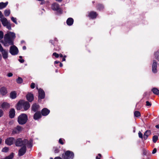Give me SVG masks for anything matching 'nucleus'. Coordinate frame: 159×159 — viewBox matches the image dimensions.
Listing matches in <instances>:
<instances>
[{"label":"nucleus","mask_w":159,"mask_h":159,"mask_svg":"<svg viewBox=\"0 0 159 159\" xmlns=\"http://www.w3.org/2000/svg\"><path fill=\"white\" fill-rule=\"evenodd\" d=\"M2 52V54L3 57L4 59H6L8 57V51L5 50L3 49L0 51Z\"/></svg>","instance_id":"ddd939ff"},{"label":"nucleus","mask_w":159,"mask_h":159,"mask_svg":"<svg viewBox=\"0 0 159 159\" xmlns=\"http://www.w3.org/2000/svg\"><path fill=\"white\" fill-rule=\"evenodd\" d=\"M15 115V111L14 109H11L9 112V116L11 118H13Z\"/></svg>","instance_id":"6ab92c4d"},{"label":"nucleus","mask_w":159,"mask_h":159,"mask_svg":"<svg viewBox=\"0 0 159 159\" xmlns=\"http://www.w3.org/2000/svg\"><path fill=\"white\" fill-rule=\"evenodd\" d=\"M74 157L73 152L70 151H66L62 155V157L63 159H72Z\"/></svg>","instance_id":"20e7f679"},{"label":"nucleus","mask_w":159,"mask_h":159,"mask_svg":"<svg viewBox=\"0 0 159 159\" xmlns=\"http://www.w3.org/2000/svg\"><path fill=\"white\" fill-rule=\"evenodd\" d=\"M101 157V155L100 154H99L98 156L96 157V159H100V157Z\"/></svg>","instance_id":"c03bdc74"},{"label":"nucleus","mask_w":159,"mask_h":159,"mask_svg":"<svg viewBox=\"0 0 159 159\" xmlns=\"http://www.w3.org/2000/svg\"><path fill=\"white\" fill-rule=\"evenodd\" d=\"M16 38L15 33L11 32H8L4 36V40L2 41L5 46L13 44V40Z\"/></svg>","instance_id":"f257e3e1"},{"label":"nucleus","mask_w":159,"mask_h":159,"mask_svg":"<svg viewBox=\"0 0 159 159\" xmlns=\"http://www.w3.org/2000/svg\"><path fill=\"white\" fill-rule=\"evenodd\" d=\"M14 156L13 153H11L10 155L6 157L5 159H12Z\"/></svg>","instance_id":"473e14b6"},{"label":"nucleus","mask_w":159,"mask_h":159,"mask_svg":"<svg viewBox=\"0 0 159 159\" xmlns=\"http://www.w3.org/2000/svg\"><path fill=\"white\" fill-rule=\"evenodd\" d=\"M50 159H53V158L52 157L50 158Z\"/></svg>","instance_id":"774afa93"},{"label":"nucleus","mask_w":159,"mask_h":159,"mask_svg":"<svg viewBox=\"0 0 159 159\" xmlns=\"http://www.w3.org/2000/svg\"><path fill=\"white\" fill-rule=\"evenodd\" d=\"M26 98L27 100L30 102H32L34 99V97L32 94L28 93L26 95Z\"/></svg>","instance_id":"4468645a"},{"label":"nucleus","mask_w":159,"mask_h":159,"mask_svg":"<svg viewBox=\"0 0 159 159\" xmlns=\"http://www.w3.org/2000/svg\"><path fill=\"white\" fill-rule=\"evenodd\" d=\"M60 67H62V66L63 65H62V64L61 63H60Z\"/></svg>","instance_id":"e2e57ef3"},{"label":"nucleus","mask_w":159,"mask_h":159,"mask_svg":"<svg viewBox=\"0 0 159 159\" xmlns=\"http://www.w3.org/2000/svg\"><path fill=\"white\" fill-rule=\"evenodd\" d=\"M151 91L155 94L157 95H159V90H158L157 88H153L152 89Z\"/></svg>","instance_id":"412c9836"},{"label":"nucleus","mask_w":159,"mask_h":159,"mask_svg":"<svg viewBox=\"0 0 159 159\" xmlns=\"http://www.w3.org/2000/svg\"><path fill=\"white\" fill-rule=\"evenodd\" d=\"M157 151V149L156 148H154L152 151V153L155 154V153H156V152Z\"/></svg>","instance_id":"09e8293b"},{"label":"nucleus","mask_w":159,"mask_h":159,"mask_svg":"<svg viewBox=\"0 0 159 159\" xmlns=\"http://www.w3.org/2000/svg\"><path fill=\"white\" fill-rule=\"evenodd\" d=\"M2 107L4 108H8L10 107V105L7 102H4L2 104Z\"/></svg>","instance_id":"393cba45"},{"label":"nucleus","mask_w":159,"mask_h":159,"mask_svg":"<svg viewBox=\"0 0 159 159\" xmlns=\"http://www.w3.org/2000/svg\"><path fill=\"white\" fill-rule=\"evenodd\" d=\"M7 75L8 77H10L13 75V74L11 73H9L7 74Z\"/></svg>","instance_id":"8fccbe9b"},{"label":"nucleus","mask_w":159,"mask_h":159,"mask_svg":"<svg viewBox=\"0 0 159 159\" xmlns=\"http://www.w3.org/2000/svg\"><path fill=\"white\" fill-rule=\"evenodd\" d=\"M97 15L96 12L92 11L89 13V16L93 19L95 18Z\"/></svg>","instance_id":"f3484780"},{"label":"nucleus","mask_w":159,"mask_h":159,"mask_svg":"<svg viewBox=\"0 0 159 159\" xmlns=\"http://www.w3.org/2000/svg\"><path fill=\"white\" fill-rule=\"evenodd\" d=\"M19 57L20 58H22V57L21 56H20Z\"/></svg>","instance_id":"338daca9"},{"label":"nucleus","mask_w":159,"mask_h":159,"mask_svg":"<svg viewBox=\"0 0 159 159\" xmlns=\"http://www.w3.org/2000/svg\"><path fill=\"white\" fill-rule=\"evenodd\" d=\"M59 143L61 144H64V143L62 142V140L61 139H59Z\"/></svg>","instance_id":"de8ad7c7"},{"label":"nucleus","mask_w":159,"mask_h":159,"mask_svg":"<svg viewBox=\"0 0 159 159\" xmlns=\"http://www.w3.org/2000/svg\"><path fill=\"white\" fill-rule=\"evenodd\" d=\"M9 51L11 54L13 55L17 54L18 52L17 48L15 45H13L11 47Z\"/></svg>","instance_id":"423d86ee"},{"label":"nucleus","mask_w":159,"mask_h":159,"mask_svg":"<svg viewBox=\"0 0 159 159\" xmlns=\"http://www.w3.org/2000/svg\"><path fill=\"white\" fill-rule=\"evenodd\" d=\"M53 55L55 56V57L58 58L59 57V55L56 52H54L53 53Z\"/></svg>","instance_id":"79ce46f5"},{"label":"nucleus","mask_w":159,"mask_h":159,"mask_svg":"<svg viewBox=\"0 0 159 159\" xmlns=\"http://www.w3.org/2000/svg\"><path fill=\"white\" fill-rule=\"evenodd\" d=\"M39 97L41 99H43L45 97V93L44 91L42 89H39Z\"/></svg>","instance_id":"f8f14e48"},{"label":"nucleus","mask_w":159,"mask_h":159,"mask_svg":"<svg viewBox=\"0 0 159 159\" xmlns=\"http://www.w3.org/2000/svg\"><path fill=\"white\" fill-rule=\"evenodd\" d=\"M52 8L54 10H57L59 8V6L58 4L55 3L52 5Z\"/></svg>","instance_id":"4be33fe9"},{"label":"nucleus","mask_w":159,"mask_h":159,"mask_svg":"<svg viewBox=\"0 0 159 159\" xmlns=\"http://www.w3.org/2000/svg\"><path fill=\"white\" fill-rule=\"evenodd\" d=\"M59 62L58 61H55L54 63L55 64H57Z\"/></svg>","instance_id":"13d9d810"},{"label":"nucleus","mask_w":159,"mask_h":159,"mask_svg":"<svg viewBox=\"0 0 159 159\" xmlns=\"http://www.w3.org/2000/svg\"><path fill=\"white\" fill-rule=\"evenodd\" d=\"M19 61L21 63H23L24 62V60L23 59H19Z\"/></svg>","instance_id":"603ef678"},{"label":"nucleus","mask_w":159,"mask_h":159,"mask_svg":"<svg viewBox=\"0 0 159 159\" xmlns=\"http://www.w3.org/2000/svg\"><path fill=\"white\" fill-rule=\"evenodd\" d=\"M23 50H25L26 49V47L25 46H24L23 47Z\"/></svg>","instance_id":"4d7b16f0"},{"label":"nucleus","mask_w":159,"mask_h":159,"mask_svg":"<svg viewBox=\"0 0 159 159\" xmlns=\"http://www.w3.org/2000/svg\"><path fill=\"white\" fill-rule=\"evenodd\" d=\"M2 139L1 138H0V144L2 142Z\"/></svg>","instance_id":"052dcab7"},{"label":"nucleus","mask_w":159,"mask_h":159,"mask_svg":"<svg viewBox=\"0 0 159 159\" xmlns=\"http://www.w3.org/2000/svg\"><path fill=\"white\" fill-rule=\"evenodd\" d=\"M151 134V131L150 130H146L144 133L143 136V138L144 140H146L148 136Z\"/></svg>","instance_id":"9d476101"},{"label":"nucleus","mask_w":159,"mask_h":159,"mask_svg":"<svg viewBox=\"0 0 159 159\" xmlns=\"http://www.w3.org/2000/svg\"><path fill=\"white\" fill-rule=\"evenodd\" d=\"M30 87H31V88L32 89H33L35 87V84L34 83H32L31 85V86H30Z\"/></svg>","instance_id":"a18cd8bd"},{"label":"nucleus","mask_w":159,"mask_h":159,"mask_svg":"<svg viewBox=\"0 0 159 159\" xmlns=\"http://www.w3.org/2000/svg\"><path fill=\"white\" fill-rule=\"evenodd\" d=\"M41 115L40 112H36L34 115V118L35 120H37L41 117Z\"/></svg>","instance_id":"aec40b11"},{"label":"nucleus","mask_w":159,"mask_h":159,"mask_svg":"<svg viewBox=\"0 0 159 159\" xmlns=\"http://www.w3.org/2000/svg\"><path fill=\"white\" fill-rule=\"evenodd\" d=\"M3 114V112L2 110L0 109V117H2Z\"/></svg>","instance_id":"49530a36"},{"label":"nucleus","mask_w":159,"mask_h":159,"mask_svg":"<svg viewBox=\"0 0 159 159\" xmlns=\"http://www.w3.org/2000/svg\"><path fill=\"white\" fill-rule=\"evenodd\" d=\"M8 4V2L4 3L3 2L0 3V9H2L5 7Z\"/></svg>","instance_id":"a878e982"},{"label":"nucleus","mask_w":159,"mask_h":159,"mask_svg":"<svg viewBox=\"0 0 159 159\" xmlns=\"http://www.w3.org/2000/svg\"><path fill=\"white\" fill-rule=\"evenodd\" d=\"M8 151V148L7 147H5L2 149V151L3 152H7Z\"/></svg>","instance_id":"c9c22d12"},{"label":"nucleus","mask_w":159,"mask_h":159,"mask_svg":"<svg viewBox=\"0 0 159 159\" xmlns=\"http://www.w3.org/2000/svg\"><path fill=\"white\" fill-rule=\"evenodd\" d=\"M16 93L15 91L11 92L10 93V97L11 98L13 99L16 98Z\"/></svg>","instance_id":"5701e85b"},{"label":"nucleus","mask_w":159,"mask_h":159,"mask_svg":"<svg viewBox=\"0 0 159 159\" xmlns=\"http://www.w3.org/2000/svg\"><path fill=\"white\" fill-rule=\"evenodd\" d=\"M10 14V11L9 10H6L4 11V15L6 16H8Z\"/></svg>","instance_id":"c756f323"},{"label":"nucleus","mask_w":159,"mask_h":159,"mask_svg":"<svg viewBox=\"0 0 159 159\" xmlns=\"http://www.w3.org/2000/svg\"><path fill=\"white\" fill-rule=\"evenodd\" d=\"M7 93L6 89L4 87H2L0 90V93L2 95H5Z\"/></svg>","instance_id":"2eb2a0df"},{"label":"nucleus","mask_w":159,"mask_h":159,"mask_svg":"<svg viewBox=\"0 0 159 159\" xmlns=\"http://www.w3.org/2000/svg\"><path fill=\"white\" fill-rule=\"evenodd\" d=\"M15 139L13 137H10L6 139L5 142L6 144L8 145L12 144L15 142Z\"/></svg>","instance_id":"0eeeda50"},{"label":"nucleus","mask_w":159,"mask_h":159,"mask_svg":"<svg viewBox=\"0 0 159 159\" xmlns=\"http://www.w3.org/2000/svg\"><path fill=\"white\" fill-rule=\"evenodd\" d=\"M59 56H60V57H63V55L62 54H60L59 55Z\"/></svg>","instance_id":"bf43d9fd"},{"label":"nucleus","mask_w":159,"mask_h":159,"mask_svg":"<svg viewBox=\"0 0 159 159\" xmlns=\"http://www.w3.org/2000/svg\"><path fill=\"white\" fill-rule=\"evenodd\" d=\"M3 32L0 31V40L3 38Z\"/></svg>","instance_id":"a19ab883"},{"label":"nucleus","mask_w":159,"mask_h":159,"mask_svg":"<svg viewBox=\"0 0 159 159\" xmlns=\"http://www.w3.org/2000/svg\"><path fill=\"white\" fill-rule=\"evenodd\" d=\"M2 59V56H1V55L0 54V61Z\"/></svg>","instance_id":"0e129e2a"},{"label":"nucleus","mask_w":159,"mask_h":159,"mask_svg":"<svg viewBox=\"0 0 159 159\" xmlns=\"http://www.w3.org/2000/svg\"><path fill=\"white\" fill-rule=\"evenodd\" d=\"M3 49V48H2L1 44H0V51H1Z\"/></svg>","instance_id":"864d4df0"},{"label":"nucleus","mask_w":159,"mask_h":159,"mask_svg":"<svg viewBox=\"0 0 159 159\" xmlns=\"http://www.w3.org/2000/svg\"><path fill=\"white\" fill-rule=\"evenodd\" d=\"M138 135L139 137L141 139H143V136L142 134L140 131H139L138 133Z\"/></svg>","instance_id":"4c0bfd02"},{"label":"nucleus","mask_w":159,"mask_h":159,"mask_svg":"<svg viewBox=\"0 0 159 159\" xmlns=\"http://www.w3.org/2000/svg\"><path fill=\"white\" fill-rule=\"evenodd\" d=\"M22 104L25 110H27L30 107V104L27 102H24L23 101Z\"/></svg>","instance_id":"9b49d317"},{"label":"nucleus","mask_w":159,"mask_h":159,"mask_svg":"<svg viewBox=\"0 0 159 159\" xmlns=\"http://www.w3.org/2000/svg\"><path fill=\"white\" fill-rule=\"evenodd\" d=\"M23 101H20L17 105V108L18 110H19L21 108V105H22V103H23Z\"/></svg>","instance_id":"bb28decb"},{"label":"nucleus","mask_w":159,"mask_h":159,"mask_svg":"<svg viewBox=\"0 0 159 159\" xmlns=\"http://www.w3.org/2000/svg\"><path fill=\"white\" fill-rule=\"evenodd\" d=\"M66 60V59L65 58H63L62 59V61H65Z\"/></svg>","instance_id":"680f3d73"},{"label":"nucleus","mask_w":159,"mask_h":159,"mask_svg":"<svg viewBox=\"0 0 159 159\" xmlns=\"http://www.w3.org/2000/svg\"><path fill=\"white\" fill-rule=\"evenodd\" d=\"M26 146H23L19 150L18 152V155L20 156L24 155L26 152Z\"/></svg>","instance_id":"6e6552de"},{"label":"nucleus","mask_w":159,"mask_h":159,"mask_svg":"<svg viewBox=\"0 0 159 159\" xmlns=\"http://www.w3.org/2000/svg\"><path fill=\"white\" fill-rule=\"evenodd\" d=\"M59 152V150L58 148H55L54 150V153H58Z\"/></svg>","instance_id":"37998d69"},{"label":"nucleus","mask_w":159,"mask_h":159,"mask_svg":"<svg viewBox=\"0 0 159 159\" xmlns=\"http://www.w3.org/2000/svg\"><path fill=\"white\" fill-rule=\"evenodd\" d=\"M1 21L2 24L4 26H6L9 30H11V25L6 18L3 17L1 18Z\"/></svg>","instance_id":"39448f33"},{"label":"nucleus","mask_w":159,"mask_h":159,"mask_svg":"<svg viewBox=\"0 0 159 159\" xmlns=\"http://www.w3.org/2000/svg\"><path fill=\"white\" fill-rule=\"evenodd\" d=\"M149 152L147 150L145 149L143 150V154L144 155L147 156L149 154Z\"/></svg>","instance_id":"7c9ffc66"},{"label":"nucleus","mask_w":159,"mask_h":159,"mask_svg":"<svg viewBox=\"0 0 159 159\" xmlns=\"http://www.w3.org/2000/svg\"><path fill=\"white\" fill-rule=\"evenodd\" d=\"M57 1H58V2H61V0H56Z\"/></svg>","instance_id":"69168bd1"},{"label":"nucleus","mask_w":159,"mask_h":159,"mask_svg":"<svg viewBox=\"0 0 159 159\" xmlns=\"http://www.w3.org/2000/svg\"><path fill=\"white\" fill-rule=\"evenodd\" d=\"M16 82L20 84L22 82V79L20 77H18L16 80Z\"/></svg>","instance_id":"f704fd0d"},{"label":"nucleus","mask_w":159,"mask_h":159,"mask_svg":"<svg viewBox=\"0 0 159 159\" xmlns=\"http://www.w3.org/2000/svg\"><path fill=\"white\" fill-rule=\"evenodd\" d=\"M134 116L137 117H138L141 116L140 112L138 111H135L134 112Z\"/></svg>","instance_id":"cd10ccee"},{"label":"nucleus","mask_w":159,"mask_h":159,"mask_svg":"<svg viewBox=\"0 0 159 159\" xmlns=\"http://www.w3.org/2000/svg\"><path fill=\"white\" fill-rule=\"evenodd\" d=\"M54 159H62L61 157H56L54 158Z\"/></svg>","instance_id":"3c124183"},{"label":"nucleus","mask_w":159,"mask_h":159,"mask_svg":"<svg viewBox=\"0 0 159 159\" xmlns=\"http://www.w3.org/2000/svg\"><path fill=\"white\" fill-rule=\"evenodd\" d=\"M155 127L159 129V124L156 125L155 126Z\"/></svg>","instance_id":"6e6d98bb"},{"label":"nucleus","mask_w":159,"mask_h":159,"mask_svg":"<svg viewBox=\"0 0 159 159\" xmlns=\"http://www.w3.org/2000/svg\"><path fill=\"white\" fill-rule=\"evenodd\" d=\"M146 106L151 107L152 105V103L149 102L147 101L146 102Z\"/></svg>","instance_id":"ea45409f"},{"label":"nucleus","mask_w":159,"mask_h":159,"mask_svg":"<svg viewBox=\"0 0 159 159\" xmlns=\"http://www.w3.org/2000/svg\"><path fill=\"white\" fill-rule=\"evenodd\" d=\"M74 22L73 19L71 18H68L66 21V23L68 25H72Z\"/></svg>","instance_id":"a211bd4d"},{"label":"nucleus","mask_w":159,"mask_h":159,"mask_svg":"<svg viewBox=\"0 0 159 159\" xmlns=\"http://www.w3.org/2000/svg\"><path fill=\"white\" fill-rule=\"evenodd\" d=\"M39 108V105L36 104H34L33 105L32 108L33 111H35L38 109Z\"/></svg>","instance_id":"b1692460"},{"label":"nucleus","mask_w":159,"mask_h":159,"mask_svg":"<svg viewBox=\"0 0 159 159\" xmlns=\"http://www.w3.org/2000/svg\"><path fill=\"white\" fill-rule=\"evenodd\" d=\"M158 139V137L157 135H154L152 137V141L153 143H156Z\"/></svg>","instance_id":"c85d7f7f"},{"label":"nucleus","mask_w":159,"mask_h":159,"mask_svg":"<svg viewBox=\"0 0 159 159\" xmlns=\"http://www.w3.org/2000/svg\"><path fill=\"white\" fill-rule=\"evenodd\" d=\"M155 58L159 61V52H157L155 53Z\"/></svg>","instance_id":"2f4dec72"},{"label":"nucleus","mask_w":159,"mask_h":159,"mask_svg":"<svg viewBox=\"0 0 159 159\" xmlns=\"http://www.w3.org/2000/svg\"><path fill=\"white\" fill-rule=\"evenodd\" d=\"M27 120L28 117L26 115L22 114L18 116V121L20 124L24 125L26 122Z\"/></svg>","instance_id":"7ed1b4c3"},{"label":"nucleus","mask_w":159,"mask_h":159,"mask_svg":"<svg viewBox=\"0 0 159 159\" xmlns=\"http://www.w3.org/2000/svg\"><path fill=\"white\" fill-rule=\"evenodd\" d=\"M15 145L16 146H26L30 148L32 146V141H28L26 139L22 140L21 139L19 138L16 140Z\"/></svg>","instance_id":"f03ea898"},{"label":"nucleus","mask_w":159,"mask_h":159,"mask_svg":"<svg viewBox=\"0 0 159 159\" xmlns=\"http://www.w3.org/2000/svg\"><path fill=\"white\" fill-rule=\"evenodd\" d=\"M3 16L2 14V12L0 11V18H2V17Z\"/></svg>","instance_id":"5fc2aeb1"},{"label":"nucleus","mask_w":159,"mask_h":159,"mask_svg":"<svg viewBox=\"0 0 159 159\" xmlns=\"http://www.w3.org/2000/svg\"><path fill=\"white\" fill-rule=\"evenodd\" d=\"M157 61L155 60H153L152 66V70L153 73H155L157 72Z\"/></svg>","instance_id":"1a4fd4ad"},{"label":"nucleus","mask_w":159,"mask_h":159,"mask_svg":"<svg viewBox=\"0 0 159 159\" xmlns=\"http://www.w3.org/2000/svg\"><path fill=\"white\" fill-rule=\"evenodd\" d=\"M19 133L17 132V130L16 129V128L15 129L12 131V134H18Z\"/></svg>","instance_id":"58836bf2"},{"label":"nucleus","mask_w":159,"mask_h":159,"mask_svg":"<svg viewBox=\"0 0 159 159\" xmlns=\"http://www.w3.org/2000/svg\"><path fill=\"white\" fill-rule=\"evenodd\" d=\"M16 128V129L17 130V132L19 133L21 131L22 129V127L19 126H17Z\"/></svg>","instance_id":"72a5a7b5"},{"label":"nucleus","mask_w":159,"mask_h":159,"mask_svg":"<svg viewBox=\"0 0 159 159\" xmlns=\"http://www.w3.org/2000/svg\"><path fill=\"white\" fill-rule=\"evenodd\" d=\"M50 112V111L46 108H43L42 111V114L43 116L47 115Z\"/></svg>","instance_id":"dca6fc26"},{"label":"nucleus","mask_w":159,"mask_h":159,"mask_svg":"<svg viewBox=\"0 0 159 159\" xmlns=\"http://www.w3.org/2000/svg\"><path fill=\"white\" fill-rule=\"evenodd\" d=\"M11 19L16 24H17V22L16 21V18H14L13 17H12L11 18Z\"/></svg>","instance_id":"e433bc0d"}]
</instances>
